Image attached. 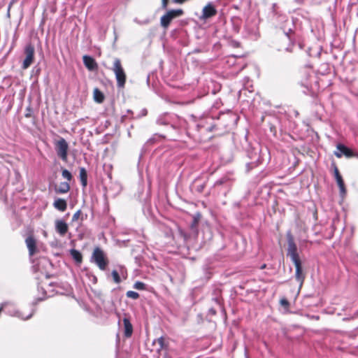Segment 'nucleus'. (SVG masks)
<instances>
[{
  "label": "nucleus",
  "mask_w": 358,
  "mask_h": 358,
  "mask_svg": "<svg viewBox=\"0 0 358 358\" xmlns=\"http://www.w3.org/2000/svg\"><path fill=\"white\" fill-rule=\"evenodd\" d=\"M111 70L113 71L115 76V78L117 80V86L118 88L124 87L127 76L126 73L122 66V63L120 59L115 58L113 62V66L111 68Z\"/></svg>",
  "instance_id": "1"
},
{
  "label": "nucleus",
  "mask_w": 358,
  "mask_h": 358,
  "mask_svg": "<svg viewBox=\"0 0 358 358\" xmlns=\"http://www.w3.org/2000/svg\"><path fill=\"white\" fill-rule=\"evenodd\" d=\"M91 259L102 271L106 269L108 264L103 251L100 248H96L94 250Z\"/></svg>",
  "instance_id": "2"
},
{
  "label": "nucleus",
  "mask_w": 358,
  "mask_h": 358,
  "mask_svg": "<svg viewBox=\"0 0 358 358\" xmlns=\"http://www.w3.org/2000/svg\"><path fill=\"white\" fill-rule=\"evenodd\" d=\"M287 240L288 244L287 256L289 257L292 262L299 260L300 257L298 253L297 246L290 231L287 233Z\"/></svg>",
  "instance_id": "3"
},
{
  "label": "nucleus",
  "mask_w": 358,
  "mask_h": 358,
  "mask_svg": "<svg viewBox=\"0 0 358 358\" xmlns=\"http://www.w3.org/2000/svg\"><path fill=\"white\" fill-rule=\"evenodd\" d=\"M55 148L57 156L64 162L68 159L69 145L64 138H60L55 143Z\"/></svg>",
  "instance_id": "4"
},
{
  "label": "nucleus",
  "mask_w": 358,
  "mask_h": 358,
  "mask_svg": "<svg viewBox=\"0 0 358 358\" xmlns=\"http://www.w3.org/2000/svg\"><path fill=\"white\" fill-rule=\"evenodd\" d=\"M24 52L25 58L23 60L22 68V69H27L33 63L34 59L35 49L34 45L31 43L27 44L24 48Z\"/></svg>",
  "instance_id": "5"
},
{
  "label": "nucleus",
  "mask_w": 358,
  "mask_h": 358,
  "mask_svg": "<svg viewBox=\"0 0 358 358\" xmlns=\"http://www.w3.org/2000/svg\"><path fill=\"white\" fill-rule=\"evenodd\" d=\"M178 117L174 114L163 113L160 115L157 119V124L159 125H171L174 129L178 128L176 124V120Z\"/></svg>",
  "instance_id": "6"
},
{
  "label": "nucleus",
  "mask_w": 358,
  "mask_h": 358,
  "mask_svg": "<svg viewBox=\"0 0 358 358\" xmlns=\"http://www.w3.org/2000/svg\"><path fill=\"white\" fill-rule=\"evenodd\" d=\"M182 10L177 9V10H169L165 15L162 16L160 20V23L162 27L166 29L169 26L171 20L178 16H180L182 14Z\"/></svg>",
  "instance_id": "7"
},
{
  "label": "nucleus",
  "mask_w": 358,
  "mask_h": 358,
  "mask_svg": "<svg viewBox=\"0 0 358 358\" xmlns=\"http://www.w3.org/2000/svg\"><path fill=\"white\" fill-rule=\"evenodd\" d=\"M332 166L334 170V176L339 187L340 195L341 196L343 197L346 194V189L344 181L336 164H333Z\"/></svg>",
  "instance_id": "8"
},
{
  "label": "nucleus",
  "mask_w": 358,
  "mask_h": 358,
  "mask_svg": "<svg viewBox=\"0 0 358 358\" xmlns=\"http://www.w3.org/2000/svg\"><path fill=\"white\" fill-rule=\"evenodd\" d=\"M295 266V278L296 280L299 282V287L301 288L303 285V281L305 280L306 275L303 271L302 268V262L301 259L296 260L295 262H292Z\"/></svg>",
  "instance_id": "9"
},
{
  "label": "nucleus",
  "mask_w": 358,
  "mask_h": 358,
  "mask_svg": "<svg viewBox=\"0 0 358 358\" xmlns=\"http://www.w3.org/2000/svg\"><path fill=\"white\" fill-rule=\"evenodd\" d=\"M217 13V10L211 3H208L202 10V15L200 17L201 20H206L210 18Z\"/></svg>",
  "instance_id": "10"
},
{
  "label": "nucleus",
  "mask_w": 358,
  "mask_h": 358,
  "mask_svg": "<svg viewBox=\"0 0 358 358\" xmlns=\"http://www.w3.org/2000/svg\"><path fill=\"white\" fill-rule=\"evenodd\" d=\"M68 229V224L64 220H55V230L60 236H64L67 233Z\"/></svg>",
  "instance_id": "11"
},
{
  "label": "nucleus",
  "mask_w": 358,
  "mask_h": 358,
  "mask_svg": "<svg viewBox=\"0 0 358 358\" xmlns=\"http://www.w3.org/2000/svg\"><path fill=\"white\" fill-rule=\"evenodd\" d=\"M337 149L339 152H335L334 155L338 158H341L343 155L346 157H351L352 155V150L343 144H338Z\"/></svg>",
  "instance_id": "12"
},
{
  "label": "nucleus",
  "mask_w": 358,
  "mask_h": 358,
  "mask_svg": "<svg viewBox=\"0 0 358 358\" xmlns=\"http://www.w3.org/2000/svg\"><path fill=\"white\" fill-rule=\"evenodd\" d=\"M83 63L90 71H94L97 68V64L94 58L88 55L83 56Z\"/></svg>",
  "instance_id": "13"
},
{
  "label": "nucleus",
  "mask_w": 358,
  "mask_h": 358,
  "mask_svg": "<svg viewBox=\"0 0 358 358\" xmlns=\"http://www.w3.org/2000/svg\"><path fill=\"white\" fill-rule=\"evenodd\" d=\"M123 324H124V335L127 338H129L133 333V327L131 323L130 322L129 318L125 316L123 318Z\"/></svg>",
  "instance_id": "14"
},
{
  "label": "nucleus",
  "mask_w": 358,
  "mask_h": 358,
  "mask_svg": "<svg viewBox=\"0 0 358 358\" xmlns=\"http://www.w3.org/2000/svg\"><path fill=\"white\" fill-rule=\"evenodd\" d=\"M25 242L29 250V255H34L36 251V240L32 236H28L26 238Z\"/></svg>",
  "instance_id": "15"
},
{
  "label": "nucleus",
  "mask_w": 358,
  "mask_h": 358,
  "mask_svg": "<svg viewBox=\"0 0 358 358\" xmlns=\"http://www.w3.org/2000/svg\"><path fill=\"white\" fill-rule=\"evenodd\" d=\"M54 207L61 212L66 210L67 207L66 201L63 199H56L53 203Z\"/></svg>",
  "instance_id": "16"
},
{
  "label": "nucleus",
  "mask_w": 358,
  "mask_h": 358,
  "mask_svg": "<svg viewBox=\"0 0 358 358\" xmlns=\"http://www.w3.org/2000/svg\"><path fill=\"white\" fill-rule=\"evenodd\" d=\"M70 189V185L67 182H62L59 187L56 188V192L59 194L67 193Z\"/></svg>",
  "instance_id": "17"
},
{
  "label": "nucleus",
  "mask_w": 358,
  "mask_h": 358,
  "mask_svg": "<svg viewBox=\"0 0 358 358\" xmlns=\"http://www.w3.org/2000/svg\"><path fill=\"white\" fill-rule=\"evenodd\" d=\"M80 179L83 187H85L87 184V173L85 168L82 167L80 169Z\"/></svg>",
  "instance_id": "18"
},
{
  "label": "nucleus",
  "mask_w": 358,
  "mask_h": 358,
  "mask_svg": "<svg viewBox=\"0 0 358 358\" xmlns=\"http://www.w3.org/2000/svg\"><path fill=\"white\" fill-rule=\"evenodd\" d=\"M94 99L99 103H102L104 100L103 94L98 88L94 90Z\"/></svg>",
  "instance_id": "19"
},
{
  "label": "nucleus",
  "mask_w": 358,
  "mask_h": 358,
  "mask_svg": "<svg viewBox=\"0 0 358 358\" xmlns=\"http://www.w3.org/2000/svg\"><path fill=\"white\" fill-rule=\"evenodd\" d=\"M70 254L76 262L78 263L82 262V255L78 250L72 249L70 250Z\"/></svg>",
  "instance_id": "20"
},
{
  "label": "nucleus",
  "mask_w": 358,
  "mask_h": 358,
  "mask_svg": "<svg viewBox=\"0 0 358 358\" xmlns=\"http://www.w3.org/2000/svg\"><path fill=\"white\" fill-rule=\"evenodd\" d=\"M34 314V311L32 310L29 315H25L23 313L20 311H15V313L14 314L15 316H17L22 320H28L32 317Z\"/></svg>",
  "instance_id": "21"
},
{
  "label": "nucleus",
  "mask_w": 358,
  "mask_h": 358,
  "mask_svg": "<svg viewBox=\"0 0 358 358\" xmlns=\"http://www.w3.org/2000/svg\"><path fill=\"white\" fill-rule=\"evenodd\" d=\"M157 343L159 345V348L157 350L158 352L161 351L162 349L166 348V345L164 343V338L162 336H161V337L158 338L157 340L154 341V343Z\"/></svg>",
  "instance_id": "22"
},
{
  "label": "nucleus",
  "mask_w": 358,
  "mask_h": 358,
  "mask_svg": "<svg viewBox=\"0 0 358 358\" xmlns=\"http://www.w3.org/2000/svg\"><path fill=\"white\" fill-rule=\"evenodd\" d=\"M126 296L128 298L132 299H137L139 297L138 293L134 291H127L126 293Z\"/></svg>",
  "instance_id": "23"
},
{
  "label": "nucleus",
  "mask_w": 358,
  "mask_h": 358,
  "mask_svg": "<svg viewBox=\"0 0 358 358\" xmlns=\"http://www.w3.org/2000/svg\"><path fill=\"white\" fill-rule=\"evenodd\" d=\"M62 175L64 178L69 181H71L72 179V175L67 169L62 170Z\"/></svg>",
  "instance_id": "24"
},
{
  "label": "nucleus",
  "mask_w": 358,
  "mask_h": 358,
  "mask_svg": "<svg viewBox=\"0 0 358 358\" xmlns=\"http://www.w3.org/2000/svg\"><path fill=\"white\" fill-rule=\"evenodd\" d=\"M113 278L116 283H120L121 281L120 275L116 270H113L111 273Z\"/></svg>",
  "instance_id": "25"
},
{
  "label": "nucleus",
  "mask_w": 358,
  "mask_h": 358,
  "mask_svg": "<svg viewBox=\"0 0 358 358\" xmlns=\"http://www.w3.org/2000/svg\"><path fill=\"white\" fill-rule=\"evenodd\" d=\"M134 288L138 290H143L145 289V285L142 282L137 281L134 283Z\"/></svg>",
  "instance_id": "26"
},
{
  "label": "nucleus",
  "mask_w": 358,
  "mask_h": 358,
  "mask_svg": "<svg viewBox=\"0 0 358 358\" xmlns=\"http://www.w3.org/2000/svg\"><path fill=\"white\" fill-rule=\"evenodd\" d=\"M280 303L282 306H283V307H285L286 308H288L289 306V301L286 299H285V298L280 299Z\"/></svg>",
  "instance_id": "27"
},
{
  "label": "nucleus",
  "mask_w": 358,
  "mask_h": 358,
  "mask_svg": "<svg viewBox=\"0 0 358 358\" xmlns=\"http://www.w3.org/2000/svg\"><path fill=\"white\" fill-rule=\"evenodd\" d=\"M80 214H81V211H80V210H79L76 211V212L73 214V217H72V221H73V222H74V221H76V220L79 218V217H80Z\"/></svg>",
  "instance_id": "28"
},
{
  "label": "nucleus",
  "mask_w": 358,
  "mask_h": 358,
  "mask_svg": "<svg viewBox=\"0 0 358 358\" xmlns=\"http://www.w3.org/2000/svg\"><path fill=\"white\" fill-rule=\"evenodd\" d=\"M169 0H162V7L166 9L168 5Z\"/></svg>",
  "instance_id": "29"
},
{
  "label": "nucleus",
  "mask_w": 358,
  "mask_h": 358,
  "mask_svg": "<svg viewBox=\"0 0 358 358\" xmlns=\"http://www.w3.org/2000/svg\"><path fill=\"white\" fill-rule=\"evenodd\" d=\"M155 143V138H149L147 142H146V144L147 145H150V144H152Z\"/></svg>",
  "instance_id": "30"
},
{
  "label": "nucleus",
  "mask_w": 358,
  "mask_h": 358,
  "mask_svg": "<svg viewBox=\"0 0 358 358\" xmlns=\"http://www.w3.org/2000/svg\"><path fill=\"white\" fill-rule=\"evenodd\" d=\"M211 313H215V310H211Z\"/></svg>",
  "instance_id": "31"
},
{
  "label": "nucleus",
  "mask_w": 358,
  "mask_h": 358,
  "mask_svg": "<svg viewBox=\"0 0 358 358\" xmlns=\"http://www.w3.org/2000/svg\"><path fill=\"white\" fill-rule=\"evenodd\" d=\"M211 313H215V310H211Z\"/></svg>",
  "instance_id": "32"
}]
</instances>
